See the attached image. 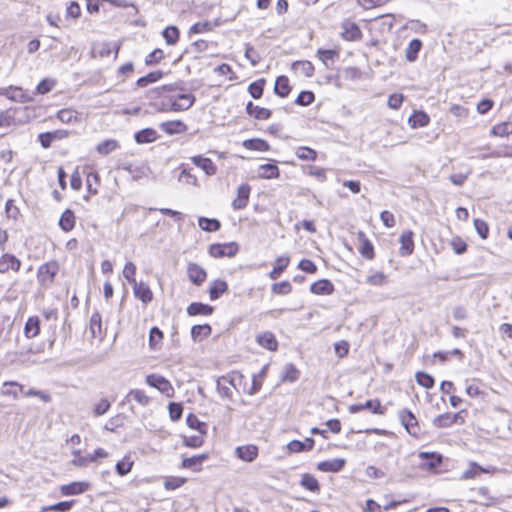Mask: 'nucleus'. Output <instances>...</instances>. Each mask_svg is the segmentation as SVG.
I'll list each match as a JSON object with an SVG mask.
<instances>
[{
    "label": "nucleus",
    "mask_w": 512,
    "mask_h": 512,
    "mask_svg": "<svg viewBox=\"0 0 512 512\" xmlns=\"http://www.w3.org/2000/svg\"><path fill=\"white\" fill-rule=\"evenodd\" d=\"M159 127L168 135L182 134L188 129L187 125L180 120L162 122Z\"/></svg>",
    "instance_id": "4468645a"
},
{
    "label": "nucleus",
    "mask_w": 512,
    "mask_h": 512,
    "mask_svg": "<svg viewBox=\"0 0 512 512\" xmlns=\"http://www.w3.org/2000/svg\"><path fill=\"white\" fill-rule=\"evenodd\" d=\"M55 85V81L54 80H51V79H43L42 81H40L36 87V93L37 94H41V95H44V94H47L49 93L52 88L54 87Z\"/></svg>",
    "instance_id": "338daca9"
},
{
    "label": "nucleus",
    "mask_w": 512,
    "mask_h": 512,
    "mask_svg": "<svg viewBox=\"0 0 512 512\" xmlns=\"http://www.w3.org/2000/svg\"><path fill=\"white\" fill-rule=\"evenodd\" d=\"M131 399L135 400L141 406H147L150 403V397L146 395L143 390L132 389L126 395L124 401L129 402Z\"/></svg>",
    "instance_id": "72a5a7b5"
},
{
    "label": "nucleus",
    "mask_w": 512,
    "mask_h": 512,
    "mask_svg": "<svg viewBox=\"0 0 512 512\" xmlns=\"http://www.w3.org/2000/svg\"><path fill=\"white\" fill-rule=\"evenodd\" d=\"M0 95L7 97L11 101L21 103L29 102L32 100V98L28 96L20 87L16 86L0 88Z\"/></svg>",
    "instance_id": "423d86ee"
},
{
    "label": "nucleus",
    "mask_w": 512,
    "mask_h": 512,
    "mask_svg": "<svg viewBox=\"0 0 512 512\" xmlns=\"http://www.w3.org/2000/svg\"><path fill=\"white\" fill-rule=\"evenodd\" d=\"M317 55L320 58V60L323 62V64L328 68L329 67V60H333L337 55L338 52L336 50H326V49H319L317 51Z\"/></svg>",
    "instance_id": "e2e57ef3"
},
{
    "label": "nucleus",
    "mask_w": 512,
    "mask_h": 512,
    "mask_svg": "<svg viewBox=\"0 0 512 512\" xmlns=\"http://www.w3.org/2000/svg\"><path fill=\"white\" fill-rule=\"evenodd\" d=\"M433 425L438 428H446L452 426V419H451V413H444L441 415H438L433 420Z\"/></svg>",
    "instance_id": "680f3d73"
},
{
    "label": "nucleus",
    "mask_w": 512,
    "mask_h": 512,
    "mask_svg": "<svg viewBox=\"0 0 512 512\" xmlns=\"http://www.w3.org/2000/svg\"><path fill=\"white\" fill-rule=\"evenodd\" d=\"M187 425L192 428L199 431L202 435H205L207 432V424L205 422H202L198 419L196 415L193 413H190L186 418Z\"/></svg>",
    "instance_id": "49530a36"
},
{
    "label": "nucleus",
    "mask_w": 512,
    "mask_h": 512,
    "mask_svg": "<svg viewBox=\"0 0 512 512\" xmlns=\"http://www.w3.org/2000/svg\"><path fill=\"white\" fill-rule=\"evenodd\" d=\"M21 267V261L13 254L5 253L0 257V273H6L10 269L18 272Z\"/></svg>",
    "instance_id": "9d476101"
},
{
    "label": "nucleus",
    "mask_w": 512,
    "mask_h": 512,
    "mask_svg": "<svg viewBox=\"0 0 512 512\" xmlns=\"http://www.w3.org/2000/svg\"><path fill=\"white\" fill-rule=\"evenodd\" d=\"M364 410H370L374 414L384 415L386 409L381 405L378 399L367 400L363 404Z\"/></svg>",
    "instance_id": "603ef678"
},
{
    "label": "nucleus",
    "mask_w": 512,
    "mask_h": 512,
    "mask_svg": "<svg viewBox=\"0 0 512 512\" xmlns=\"http://www.w3.org/2000/svg\"><path fill=\"white\" fill-rule=\"evenodd\" d=\"M422 48V41L418 38L412 39L406 50H405V57L407 61L414 62L418 58V54Z\"/></svg>",
    "instance_id": "c756f323"
},
{
    "label": "nucleus",
    "mask_w": 512,
    "mask_h": 512,
    "mask_svg": "<svg viewBox=\"0 0 512 512\" xmlns=\"http://www.w3.org/2000/svg\"><path fill=\"white\" fill-rule=\"evenodd\" d=\"M474 491L479 496V499L475 500L476 503L486 507L493 506L497 503L496 498L490 494L487 487H479Z\"/></svg>",
    "instance_id": "cd10ccee"
},
{
    "label": "nucleus",
    "mask_w": 512,
    "mask_h": 512,
    "mask_svg": "<svg viewBox=\"0 0 512 512\" xmlns=\"http://www.w3.org/2000/svg\"><path fill=\"white\" fill-rule=\"evenodd\" d=\"M212 328L209 324L194 325L191 328V337L193 340L207 338L211 335Z\"/></svg>",
    "instance_id": "ea45409f"
},
{
    "label": "nucleus",
    "mask_w": 512,
    "mask_h": 512,
    "mask_svg": "<svg viewBox=\"0 0 512 512\" xmlns=\"http://www.w3.org/2000/svg\"><path fill=\"white\" fill-rule=\"evenodd\" d=\"M198 225L202 230L206 232H215L218 231L221 227V223L218 219L207 217H199Z\"/></svg>",
    "instance_id": "e433bc0d"
},
{
    "label": "nucleus",
    "mask_w": 512,
    "mask_h": 512,
    "mask_svg": "<svg viewBox=\"0 0 512 512\" xmlns=\"http://www.w3.org/2000/svg\"><path fill=\"white\" fill-rule=\"evenodd\" d=\"M40 319L38 316H31L24 326V335L28 339L35 338L40 333Z\"/></svg>",
    "instance_id": "b1692460"
},
{
    "label": "nucleus",
    "mask_w": 512,
    "mask_h": 512,
    "mask_svg": "<svg viewBox=\"0 0 512 512\" xmlns=\"http://www.w3.org/2000/svg\"><path fill=\"white\" fill-rule=\"evenodd\" d=\"M299 375V370L293 364L289 363L284 367L282 379L284 381L295 382L299 378Z\"/></svg>",
    "instance_id": "864d4df0"
},
{
    "label": "nucleus",
    "mask_w": 512,
    "mask_h": 512,
    "mask_svg": "<svg viewBox=\"0 0 512 512\" xmlns=\"http://www.w3.org/2000/svg\"><path fill=\"white\" fill-rule=\"evenodd\" d=\"M90 331L92 337H102V317L98 311H95L90 318Z\"/></svg>",
    "instance_id": "79ce46f5"
},
{
    "label": "nucleus",
    "mask_w": 512,
    "mask_h": 512,
    "mask_svg": "<svg viewBox=\"0 0 512 512\" xmlns=\"http://www.w3.org/2000/svg\"><path fill=\"white\" fill-rule=\"evenodd\" d=\"M57 117L63 123H71L77 120V112L72 109H62L58 112Z\"/></svg>",
    "instance_id": "052dcab7"
},
{
    "label": "nucleus",
    "mask_w": 512,
    "mask_h": 512,
    "mask_svg": "<svg viewBox=\"0 0 512 512\" xmlns=\"http://www.w3.org/2000/svg\"><path fill=\"white\" fill-rule=\"evenodd\" d=\"M399 241L401 243L399 253L402 256L411 255L414 251L413 232L411 230L405 231L400 235Z\"/></svg>",
    "instance_id": "a211bd4d"
},
{
    "label": "nucleus",
    "mask_w": 512,
    "mask_h": 512,
    "mask_svg": "<svg viewBox=\"0 0 512 512\" xmlns=\"http://www.w3.org/2000/svg\"><path fill=\"white\" fill-rule=\"evenodd\" d=\"M315 100V95L312 91L304 90L301 91L296 100L295 103L300 106H308L312 104Z\"/></svg>",
    "instance_id": "5fc2aeb1"
},
{
    "label": "nucleus",
    "mask_w": 512,
    "mask_h": 512,
    "mask_svg": "<svg viewBox=\"0 0 512 512\" xmlns=\"http://www.w3.org/2000/svg\"><path fill=\"white\" fill-rule=\"evenodd\" d=\"M251 187L247 183L241 184L237 189V197L232 202L234 210L244 209L249 201Z\"/></svg>",
    "instance_id": "6e6552de"
},
{
    "label": "nucleus",
    "mask_w": 512,
    "mask_h": 512,
    "mask_svg": "<svg viewBox=\"0 0 512 512\" xmlns=\"http://www.w3.org/2000/svg\"><path fill=\"white\" fill-rule=\"evenodd\" d=\"M191 160L193 164L201 168L206 173V175L212 176L216 174L217 167L210 158L197 155L192 157Z\"/></svg>",
    "instance_id": "dca6fc26"
},
{
    "label": "nucleus",
    "mask_w": 512,
    "mask_h": 512,
    "mask_svg": "<svg viewBox=\"0 0 512 512\" xmlns=\"http://www.w3.org/2000/svg\"><path fill=\"white\" fill-rule=\"evenodd\" d=\"M162 35L168 45H175L179 40L180 32L176 26H168L163 30Z\"/></svg>",
    "instance_id": "09e8293b"
},
{
    "label": "nucleus",
    "mask_w": 512,
    "mask_h": 512,
    "mask_svg": "<svg viewBox=\"0 0 512 512\" xmlns=\"http://www.w3.org/2000/svg\"><path fill=\"white\" fill-rule=\"evenodd\" d=\"M415 379H416V382L426 388V389H431L433 388L434 384H435V380L434 378L426 373V372H423V371H418L416 374H415Z\"/></svg>",
    "instance_id": "8fccbe9b"
},
{
    "label": "nucleus",
    "mask_w": 512,
    "mask_h": 512,
    "mask_svg": "<svg viewBox=\"0 0 512 512\" xmlns=\"http://www.w3.org/2000/svg\"><path fill=\"white\" fill-rule=\"evenodd\" d=\"M300 485L311 492H320V484L312 474H303L300 480Z\"/></svg>",
    "instance_id": "f704fd0d"
},
{
    "label": "nucleus",
    "mask_w": 512,
    "mask_h": 512,
    "mask_svg": "<svg viewBox=\"0 0 512 512\" xmlns=\"http://www.w3.org/2000/svg\"><path fill=\"white\" fill-rule=\"evenodd\" d=\"M169 416L172 421H178L182 417L183 406L181 403L170 402L168 405Z\"/></svg>",
    "instance_id": "13d9d810"
},
{
    "label": "nucleus",
    "mask_w": 512,
    "mask_h": 512,
    "mask_svg": "<svg viewBox=\"0 0 512 512\" xmlns=\"http://www.w3.org/2000/svg\"><path fill=\"white\" fill-rule=\"evenodd\" d=\"M272 291L275 294L287 295V294H289L292 291V286H291L290 282L282 281V282H279V283H274L272 285Z\"/></svg>",
    "instance_id": "69168bd1"
},
{
    "label": "nucleus",
    "mask_w": 512,
    "mask_h": 512,
    "mask_svg": "<svg viewBox=\"0 0 512 512\" xmlns=\"http://www.w3.org/2000/svg\"><path fill=\"white\" fill-rule=\"evenodd\" d=\"M358 237H359V240L362 242V244L359 248V253L364 258H366L368 260H372L375 256L373 244L370 242V240H368L366 238V236L363 232H359Z\"/></svg>",
    "instance_id": "c85d7f7f"
},
{
    "label": "nucleus",
    "mask_w": 512,
    "mask_h": 512,
    "mask_svg": "<svg viewBox=\"0 0 512 512\" xmlns=\"http://www.w3.org/2000/svg\"><path fill=\"white\" fill-rule=\"evenodd\" d=\"M290 259L289 257H278L276 260V265L272 269V271L269 273V277L273 280L277 279L283 271L287 268L289 265Z\"/></svg>",
    "instance_id": "37998d69"
},
{
    "label": "nucleus",
    "mask_w": 512,
    "mask_h": 512,
    "mask_svg": "<svg viewBox=\"0 0 512 512\" xmlns=\"http://www.w3.org/2000/svg\"><path fill=\"white\" fill-rule=\"evenodd\" d=\"M280 175L279 168L274 163L263 164L259 167V177L263 179H276Z\"/></svg>",
    "instance_id": "2f4dec72"
},
{
    "label": "nucleus",
    "mask_w": 512,
    "mask_h": 512,
    "mask_svg": "<svg viewBox=\"0 0 512 512\" xmlns=\"http://www.w3.org/2000/svg\"><path fill=\"white\" fill-rule=\"evenodd\" d=\"M228 290V284L226 281L216 279L211 282L209 288V297L212 301L219 299Z\"/></svg>",
    "instance_id": "a878e982"
},
{
    "label": "nucleus",
    "mask_w": 512,
    "mask_h": 512,
    "mask_svg": "<svg viewBox=\"0 0 512 512\" xmlns=\"http://www.w3.org/2000/svg\"><path fill=\"white\" fill-rule=\"evenodd\" d=\"M295 154L302 161H315L317 158V152L306 146L298 147Z\"/></svg>",
    "instance_id": "de8ad7c7"
},
{
    "label": "nucleus",
    "mask_w": 512,
    "mask_h": 512,
    "mask_svg": "<svg viewBox=\"0 0 512 512\" xmlns=\"http://www.w3.org/2000/svg\"><path fill=\"white\" fill-rule=\"evenodd\" d=\"M178 179L180 182H184L189 185H198L197 177L191 173V169L183 168Z\"/></svg>",
    "instance_id": "bf43d9fd"
},
{
    "label": "nucleus",
    "mask_w": 512,
    "mask_h": 512,
    "mask_svg": "<svg viewBox=\"0 0 512 512\" xmlns=\"http://www.w3.org/2000/svg\"><path fill=\"white\" fill-rule=\"evenodd\" d=\"M429 121L430 118L424 111H416L409 117L408 123L411 128H419L427 126Z\"/></svg>",
    "instance_id": "473e14b6"
},
{
    "label": "nucleus",
    "mask_w": 512,
    "mask_h": 512,
    "mask_svg": "<svg viewBox=\"0 0 512 512\" xmlns=\"http://www.w3.org/2000/svg\"><path fill=\"white\" fill-rule=\"evenodd\" d=\"M59 271V264L56 261H50L42 264L37 271L38 282L45 286L54 281L55 276Z\"/></svg>",
    "instance_id": "7ed1b4c3"
},
{
    "label": "nucleus",
    "mask_w": 512,
    "mask_h": 512,
    "mask_svg": "<svg viewBox=\"0 0 512 512\" xmlns=\"http://www.w3.org/2000/svg\"><path fill=\"white\" fill-rule=\"evenodd\" d=\"M17 108L10 107L0 112V128H7L15 124Z\"/></svg>",
    "instance_id": "c9c22d12"
},
{
    "label": "nucleus",
    "mask_w": 512,
    "mask_h": 512,
    "mask_svg": "<svg viewBox=\"0 0 512 512\" xmlns=\"http://www.w3.org/2000/svg\"><path fill=\"white\" fill-rule=\"evenodd\" d=\"M315 440L312 437L305 438L304 441L292 440L287 444V449L291 453H300L311 451L314 447Z\"/></svg>",
    "instance_id": "2eb2a0df"
},
{
    "label": "nucleus",
    "mask_w": 512,
    "mask_h": 512,
    "mask_svg": "<svg viewBox=\"0 0 512 512\" xmlns=\"http://www.w3.org/2000/svg\"><path fill=\"white\" fill-rule=\"evenodd\" d=\"M484 472V469L475 462H471L469 468L462 474L463 479H471Z\"/></svg>",
    "instance_id": "774afa93"
},
{
    "label": "nucleus",
    "mask_w": 512,
    "mask_h": 512,
    "mask_svg": "<svg viewBox=\"0 0 512 512\" xmlns=\"http://www.w3.org/2000/svg\"><path fill=\"white\" fill-rule=\"evenodd\" d=\"M133 293L136 298L141 300L144 304H147L152 301L153 293L150 287L144 282H135L132 284Z\"/></svg>",
    "instance_id": "9b49d317"
},
{
    "label": "nucleus",
    "mask_w": 512,
    "mask_h": 512,
    "mask_svg": "<svg viewBox=\"0 0 512 512\" xmlns=\"http://www.w3.org/2000/svg\"><path fill=\"white\" fill-rule=\"evenodd\" d=\"M187 314L189 316H197V315H211L214 311V308L202 302H192L186 309Z\"/></svg>",
    "instance_id": "5701e85b"
},
{
    "label": "nucleus",
    "mask_w": 512,
    "mask_h": 512,
    "mask_svg": "<svg viewBox=\"0 0 512 512\" xmlns=\"http://www.w3.org/2000/svg\"><path fill=\"white\" fill-rule=\"evenodd\" d=\"M187 275L189 280L196 286H200L207 277L205 269L196 263L188 264Z\"/></svg>",
    "instance_id": "1a4fd4ad"
},
{
    "label": "nucleus",
    "mask_w": 512,
    "mask_h": 512,
    "mask_svg": "<svg viewBox=\"0 0 512 512\" xmlns=\"http://www.w3.org/2000/svg\"><path fill=\"white\" fill-rule=\"evenodd\" d=\"M243 146L248 150L255 151H268L270 149L268 142L260 138L245 140Z\"/></svg>",
    "instance_id": "58836bf2"
},
{
    "label": "nucleus",
    "mask_w": 512,
    "mask_h": 512,
    "mask_svg": "<svg viewBox=\"0 0 512 512\" xmlns=\"http://www.w3.org/2000/svg\"><path fill=\"white\" fill-rule=\"evenodd\" d=\"M343 31L341 33L343 39L347 41H356L362 37V32L359 26L350 21H345L342 24Z\"/></svg>",
    "instance_id": "ddd939ff"
},
{
    "label": "nucleus",
    "mask_w": 512,
    "mask_h": 512,
    "mask_svg": "<svg viewBox=\"0 0 512 512\" xmlns=\"http://www.w3.org/2000/svg\"><path fill=\"white\" fill-rule=\"evenodd\" d=\"M164 76V72L158 70V71H153V72H150L148 73L147 75L143 76V77H140L137 82H136V85L138 87H146L148 86L149 84L151 83H155L157 82L158 80H160L162 77Z\"/></svg>",
    "instance_id": "a19ab883"
},
{
    "label": "nucleus",
    "mask_w": 512,
    "mask_h": 512,
    "mask_svg": "<svg viewBox=\"0 0 512 512\" xmlns=\"http://www.w3.org/2000/svg\"><path fill=\"white\" fill-rule=\"evenodd\" d=\"M245 111L250 117H253L257 120H267L272 115L271 110L254 105L251 101L246 104Z\"/></svg>",
    "instance_id": "f3484780"
},
{
    "label": "nucleus",
    "mask_w": 512,
    "mask_h": 512,
    "mask_svg": "<svg viewBox=\"0 0 512 512\" xmlns=\"http://www.w3.org/2000/svg\"><path fill=\"white\" fill-rule=\"evenodd\" d=\"M184 89L181 83L167 84L148 92L150 99L161 98L158 107L162 111H184L191 108L196 98L190 93H180Z\"/></svg>",
    "instance_id": "f257e3e1"
},
{
    "label": "nucleus",
    "mask_w": 512,
    "mask_h": 512,
    "mask_svg": "<svg viewBox=\"0 0 512 512\" xmlns=\"http://www.w3.org/2000/svg\"><path fill=\"white\" fill-rule=\"evenodd\" d=\"M366 283L372 286H384L387 284V276L383 272H376L367 277Z\"/></svg>",
    "instance_id": "6e6d98bb"
},
{
    "label": "nucleus",
    "mask_w": 512,
    "mask_h": 512,
    "mask_svg": "<svg viewBox=\"0 0 512 512\" xmlns=\"http://www.w3.org/2000/svg\"><path fill=\"white\" fill-rule=\"evenodd\" d=\"M163 339V332L158 327H152L149 333V346L155 349Z\"/></svg>",
    "instance_id": "4d7b16f0"
},
{
    "label": "nucleus",
    "mask_w": 512,
    "mask_h": 512,
    "mask_svg": "<svg viewBox=\"0 0 512 512\" xmlns=\"http://www.w3.org/2000/svg\"><path fill=\"white\" fill-rule=\"evenodd\" d=\"M266 80L264 78H260L248 86V92L254 99H260L263 95L264 86Z\"/></svg>",
    "instance_id": "a18cd8bd"
},
{
    "label": "nucleus",
    "mask_w": 512,
    "mask_h": 512,
    "mask_svg": "<svg viewBox=\"0 0 512 512\" xmlns=\"http://www.w3.org/2000/svg\"><path fill=\"white\" fill-rule=\"evenodd\" d=\"M291 87L289 85V79L287 76L281 75L276 78L274 85V92L281 98H285L289 95Z\"/></svg>",
    "instance_id": "bb28decb"
},
{
    "label": "nucleus",
    "mask_w": 512,
    "mask_h": 512,
    "mask_svg": "<svg viewBox=\"0 0 512 512\" xmlns=\"http://www.w3.org/2000/svg\"><path fill=\"white\" fill-rule=\"evenodd\" d=\"M157 131L153 128H144L134 134V139L138 144H147L156 141Z\"/></svg>",
    "instance_id": "393cba45"
},
{
    "label": "nucleus",
    "mask_w": 512,
    "mask_h": 512,
    "mask_svg": "<svg viewBox=\"0 0 512 512\" xmlns=\"http://www.w3.org/2000/svg\"><path fill=\"white\" fill-rule=\"evenodd\" d=\"M135 274L136 266L132 262H127L123 269V276L131 285L137 282L135 279Z\"/></svg>",
    "instance_id": "0e129e2a"
},
{
    "label": "nucleus",
    "mask_w": 512,
    "mask_h": 512,
    "mask_svg": "<svg viewBox=\"0 0 512 512\" xmlns=\"http://www.w3.org/2000/svg\"><path fill=\"white\" fill-rule=\"evenodd\" d=\"M310 291L316 295H330L334 292V285L328 279H321L311 284Z\"/></svg>",
    "instance_id": "412c9836"
},
{
    "label": "nucleus",
    "mask_w": 512,
    "mask_h": 512,
    "mask_svg": "<svg viewBox=\"0 0 512 512\" xmlns=\"http://www.w3.org/2000/svg\"><path fill=\"white\" fill-rule=\"evenodd\" d=\"M146 383L165 394L167 397H172L174 388L171 383L163 376L158 374H150L146 377Z\"/></svg>",
    "instance_id": "39448f33"
},
{
    "label": "nucleus",
    "mask_w": 512,
    "mask_h": 512,
    "mask_svg": "<svg viewBox=\"0 0 512 512\" xmlns=\"http://www.w3.org/2000/svg\"><path fill=\"white\" fill-rule=\"evenodd\" d=\"M5 213L8 219L17 221L21 216L19 208L15 205L13 199H8L5 203Z\"/></svg>",
    "instance_id": "3c124183"
},
{
    "label": "nucleus",
    "mask_w": 512,
    "mask_h": 512,
    "mask_svg": "<svg viewBox=\"0 0 512 512\" xmlns=\"http://www.w3.org/2000/svg\"><path fill=\"white\" fill-rule=\"evenodd\" d=\"M256 342L263 348H266L270 351H276L278 348V341L275 335L270 331H266L257 335Z\"/></svg>",
    "instance_id": "aec40b11"
},
{
    "label": "nucleus",
    "mask_w": 512,
    "mask_h": 512,
    "mask_svg": "<svg viewBox=\"0 0 512 512\" xmlns=\"http://www.w3.org/2000/svg\"><path fill=\"white\" fill-rule=\"evenodd\" d=\"M120 147L119 142L115 139H107L99 143L96 150L99 154L106 156Z\"/></svg>",
    "instance_id": "4c0bfd02"
},
{
    "label": "nucleus",
    "mask_w": 512,
    "mask_h": 512,
    "mask_svg": "<svg viewBox=\"0 0 512 512\" xmlns=\"http://www.w3.org/2000/svg\"><path fill=\"white\" fill-rule=\"evenodd\" d=\"M419 457L422 459L421 466L428 469L436 468L443 460L442 455L435 452H420Z\"/></svg>",
    "instance_id": "6ab92c4d"
},
{
    "label": "nucleus",
    "mask_w": 512,
    "mask_h": 512,
    "mask_svg": "<svg viewBox=\"0 0 512 512\" xmlns=\"http://www.w3.org/2000/svg\"><path fill=\"white\" fill-rule=\"evenodd\" d=\"M75 221L74 212L70 209H66L59 219V226L63 231L69 232L74 228Z\"/></svg>",
    "instance_id": "7c9ffc66"
},
{
    "label": "nucleus",
    "mask_w": 512,
    "mask_h": 512,
    "mask_svg": "<svg viewBox=\"0 0 512 512\" xmlns=\"http://www.w3.org/2000/svg\"><path fill=\"white\" fill-rule=\"evenodd\" d=\"M493 136L507 137L512 134V122H502L492 127L491 132Z\"/></svg>",
    "instance_id": "c03bdc74"
},
{
    "label": "nucleus",
    "mask_w": 512,
    "mask_h": 512,
    "mask_svg": "<svg viewBox=\"0 0 512 512\" xmlns=\"http://www.w3.org/2000/svg\"><path fill=\"white\" fill-rule=\"evenodd\" d=\"M398 417L405 430L414 437H418L421 429L415 415L407 408H403L398 412Z\"/></svg>",
    "instance_id": "f03ea898"
},
{
    "label": "nucleus",
    "mask_w": 512,
    "mask_h": 512,
    "mask_svg": "<svg viewBox=\"0 0 512 512\" xmlns=\"http://www.w3.org/2000/svg\"><path fill=\"white\" fill-rule=\"evenodd\" d=\"M346 464V460L343 458H335L331 460L321 461L317 464V469L322 472H340Z\"/></svg>",
    "instance_id": "f8f14e48"
},
{
    "label": "nucleus",
    "mask_w": 512,
    "mask_h": 512,
    "mask_svg": "<svg viewBox=\"0 0 512 512\" xmlns=\"http://www.w3.org/2000/svg\"><path fill=\"white\" fill-rule=\"evenodd\" d=\"M91 487L89 482L85 481H76L71 482L69 484L62 485L60 487V492L63 496H72L79 495L86 491H88Z\"/></svg>",
    "instance_id": "0eeeda50"
},
{
    "label": "nucleus",
    "mask_w": 512,
    "mask_h": 512,
    "mask_svg": "<svg viewBox=\"0 0 512 512\" xmlns=\"http://www.w3.org/2000/svg\"><path fill=\"white\" fill-rule=\"evenodd\" d=\"M236 455L243 461L253 462L258 456V447L255 445H245L236 448Z\"/></svg>",
    "instance_id": "4be33fe9"
},
{
    "label": "nucleus",
    "mask_w": 512,
    "mask_h": 512,
    "mask_svg": "<svg viewBox=\"0 0 512 512\" xmlns=\"http://www.w3.org/2000/svg\"><path fill=\"white\" fill-rule=\"evenodd\" d=\"M239 250L238 244L236 242H229L224 244H212L209 247V254L214 258H222V257H233L237 254Z\"/></svg>",
    "instance_id": "20e7f679"
}]
</instances>
